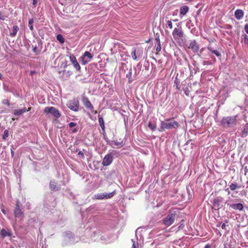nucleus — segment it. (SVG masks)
<instances>
[{
	"instance_id": "obj_1",
	"label": "nucleus",
	"mask_w": 248,
	"mask_h": 248,
	"mask_svg": "<svg viewBox=\"0 0 248 248\" xmlns=\"http://www.w3.org/2000/svg\"><path fill=\"white\" fill-rule=\"evenodd\" d=\"M180 126L179 124L176 121H170V119L162 121L160 124V131H164L167 129L176 128Z\"/></svg>"
},
{
	"instance_id": "obj_2",
	"label": "nucleus",
	"mask_w": 248,
	"mask_h": 248,
	"mask_svg": "<svg viewBox=\"0 0 248 248\" xmlns=\"http://www.w3.org/2000/svg\"><path fill=\"white\" fill-rule=\"evenodd\" d=\"M221 124L224 127H232L236 124V116L224 117L222 118Z\"/></svg>"
},
{
	"instance_id": "obj_3",
	"label": "nucleus",
	"mask_w": 248,
	"mask_h": 248,
	"mask_svg": "<svg viewBox=\"0 0 248 248\" xmlns=\"http://www.w3.org/2000/svg\"><path fill=\"white\" fill-rule=\"evenodd\" d=\"M44 112L46 114H51L56 119L59 118L61 115L59 110L54 107H46Z\"/></svg>"
},
{
	"instance_id": "obj_4",
	"label": "nucleus",
	"mask_w": 248,
	"mask_h": 248,
	"mask_svg": "<svg viewBox=\"0 0 248 248\" xmlns=\"http://www.w3.org/2000/svg\"><path fill=\"white\" fill-rule=\"evenodd\" d=\"M175 213H171L168 215L163 219V224L164 225L168 227L172 224L175 221Z\"/></svg>"
},
{
	"instance_id": "obj_5",
	"label": "nucleus",
	"mask_w": 248,
	"mask_h": 248,
	"mask_svg": "<svg viewBox=\"0 0 248 248\" xmlns=\"http://www.w3.org/2000/svg\"><path fill=\"white\" fill-rule=\"evenodd\" d=\"M143 55V49L141 47L134 48L131 53V55L134 60H136L137 58H140Z\"/></svg>"
},
{
	"instance_id": "obj_6",
	"label": "nucleus",
	"mask_w": 248,
	"mask_h": 248,
	"mask_svg": "<svg viewBox=\"0 0 248 248\" xmlns=\"http://www.w3.org/2000/svg\"><path fill=\"white\" fill-rule=\"evenodd\" d=\"M67 105L71 110L77 111L79 108V101L77 99L70 100L68 102Z\"/></svg>"
},
{
	"instance_id": "obj_7",
	"label": "nucleus",
	"mask_w": 248,
	"mask_h": 248,
	"mask_svg": "<svg viewBox=\"0 0 248 248\" xmlns=\"http://www.w3.org/2000/svg\"><path fill=\"white\" fill-rule=\"evenodd\" d=\"M81 101L83 105L86 108L90 110L92 112H93V106L87 97L85 96H83Z\"/></svg>"
},
{
	"instance_id": "obj_8",
	"label": "nucleus",
	"mask_w": 248,
	"mask_h": 248,
	"mask_svg": "<svg viewBox=\"0 0 248 248\" xmlns=\"http://www.w3.org/2000/svg\"><path fill=\"white\" fill-rule=\"evenodd\" d=\"M93 57V55L89 51H85L84 54L80 57L82 64L85 65Z\"/></svg>"
},
{
	"instance_id": "obj_9",
	"label": "nucleus",
	"mask_w": 248,
	"mask_h": 248,
	"mask_svg": "<svg viewBox=\"0 0 248 248\" xmlns=\"http://www.w3.org/2000/svg\"><path fill=\"white\" fill-rule=\"evenodd\" d=\"M172 35L173 38L176 40L183 38L184 36V33L181 28H175L172 31Z\"/></svg>"
},
{
	"instance_id": "obj_10",
	"label": "nucleus",
	"mask_w": 248,
	"mask_h": 248,
	"mask_svg": "<svg viewBox=\"0 0 248 248\" xmlns=\"http://www.w3.org/2000/svg\"><path fill=\"white\" fill-rule=\"evenodd\" d=\"M112 155L111 154H108L104 157L102 164L104 166H108L112 163Z\"/></svg>"
},
{
	"instance_id": "obj_11",
	"label": "nucleus",
	"mask_w": 248,
	"mask_h": 248,
	"mask_svg": "<svg viewBox=\"0 0 248 248\" xmlns=\"http://www.w3.org/2000/svg\"><path fill=\"white\" fill-rule=\"evenodd\" d=\"M116 191L114 190L112 192H110L108 194H105L104 193L98 194L95 195V197L97 199L102 200L103 199H109L113 196V195L115 194Z\"/></svg>"
},
{
	"instance_id": "obj_12",
	"label": "nucleus",
	"mask_w": 248,
	"mask_h": 248,
	"mask_svg": "<svg viewBox=\"0 0 248 248\" xmlns=\"http://www.w3.org/2000/svg\"><path fill=\"white\" fill-rule=\"evenodd\" d=\"M70 60L72 63L73 64L75 68L78 71L80 70V66L79 65L78 62L77 61L76 57L73 54L70 55Z\"/></svg>"
},
{
	"instance_id": "obj_13",
	"label": "nucleus",
	"mask_w": 248,
	"mask_h": 248,
	"mask_svg": "<svg viewBox=\"0 0 248 248\" xmlns=\"http://www.w3.org/2000/svg\"><path fill=\"white\" fill-rule=\"evenodd\" d=\"M23 214V212L20 206V202L18 201H16V208L14 211V216L16 217H19Z\"/></svg>"
},
{
	"instance_id": "obj_14",
	"label": "nucleus",
	"mask_w": 248,
	"mask_h": 248,
	"mask_svg": "<svg viewBox=\"0 0 248 248\" xmlns=\"http://www.w3.org/2000/svg\"><path fill=\"white\" fill-rule=\"evenodd\" d=\"M0 234L2 238L6 236L11 237L12 234V231L9 229H2L0 231Z\"/></svg>"
},
{
	"instance_id": "obj_15",
	"label": "nucleus",
	"mask_w": 248,
	"mask_h": 248,
	"mask_svg": "<svg viewBox=\"0 0 248 248\" xmlns=\"http://www.w3.org/2000/svg\"><path fill=\"white\" fill-rule=\"evenodd\" d=\"M49 188L52 191H59L61 186L55 181H51L49 183Z\"/></svg>"
},
{
	"instance_id": "obj_16",
	"label": "nucleus",
	"mask_w": 248,
	"mask_h": 248,
	"mask_svg": "<svg viewBox=\"0 0 248 248\" xmlns=\"http://www.w3.org/2000/svg\"><path fill=\"white\" fill-rule=\"evenodd\" d=\"M188 47L194 53L198 52L199 49V46L195 40H193L190 43Z\"/></svg>"
},
{
	"instance_id": "obj_17",
	"label": "nucleus",
	"mask_w": 248,
	"mask_h": 248,
	"mask_svg": "<svg viewBox=\"0 0 248 248\" xmlns=\"http://www.w3.org/2000/svg\"><path fill=\"white\" fill-rule=\"evenodd\" d=\"M229 206L231 208L235 210L242 211L244 208L243 205L241 203H232L229 204Z\"/></svg>"
},
{
	"instance_id": "obj_18",
	"label": "nucleus",
	"mask_w": 248,
	"mask_h": 248,
	"mask_svg": "<svg viewBox=\"0 0 248 248\" xmlns=\"http://www.w3.org/2000/svg\"><path fill=\"white\" fill-rule=\"evenodd\" d=\"M244 15L243 11L240 9L236 10L234 13L235 17L238 20L241 19L243 17Z\"/></svg>"
},
{
	"instance_id": "obj_19",
	"label": "nucleus",
	"mask_w": 248,
	"mask_h": 248,
	"mask_svg": "<svg viewBox=\"0 0 248 248\" xmlns=\"http://www.w3.org/2000/svg\"><path fill=\"white\" fill-rule=\"evenodd\" d=\"M25 112H26V108H23L20 109H15L14 111V114L15 116H18L22 114Z\"/></svg>"
},
{
	"instance_id": "obj_20",
	"label": "nucleus",
	"mask_w": 248,
	"mask_h": 248,
	"mask_svg": "<svg viewBox=\"0 0 248 248\" xmlns=\"http://www.w3.org/2000/svg\"><path fill=\"white\" fill-rule=\"evenodd\" d=\"M157 45L155 46L156 51L158 52L161 50V46L160 44V41L159 37H156L155 39Z\"/></svg>"
},
{
	"instance_id": "obj_21",
	"label": "nucleus",
	"mask_w": 248,
	"mask_h": 248,
	"mask_svg": "<svg viewBox=\"0 0 248 248\" xmlns=\"http://www.w3.org/2000/svg\"><path fill=\"white\" fill-rule=\"evenodd\" d=\"M189 8L187 6H183L180 8V13L181 15H185L188 11Z\"/></svg>"
},
{
	"instance_id": "obj_22",
	"label": "nucleus",
	"mask_w": 248,
	"mask_h": 248,
	"mask_svg": "<svg viewBox=\"0 0 248 248\" xmlns=\"http://www.w3.org/2000/svg\"><path fill=\"white\" fill-rule=\"evenodd\" d=\"M180 80L178 79L177 76H176L175 78L174 82V87H176V89L180 90Z\"/></svg>"
},
{
	"instance_id": "obj_23",
	"label": "nucleus",
	"mask_w": 248,
	"mask_h": 248,
	"mask_svg": "<svg viewBox=\"0 0 248 248\" xmlns=\"http://www.w3.org/2000/svg\"><path fill=\"white\" fill-rule=\"evenodd\" d=\"M98 122L102 129L105 130V124L103 118L100 115L98 116Z\"/></svg>"
},
{
	"instance_id": "obj_24",
	"label": "nucleus",
	"mask_w": 248,
	"mask_h": 248,
	"mask_svg": "<svg viewBox=\"0 0 248 248\" xmlns=\"http://www.w3.org/2000/svg\"><path fill=\"white\" fill-rule=\"evenodd\" d=\"M221 202V201L219 198H215L213 201V204L215 207H217L218 209L219 208Z\"/></svg>"
},
{
	"instance_id": "obj_25",
	"label": "nucleus",
	"mask_w": 248,
	"mask_h": 248,
	"mask_svg": "<svg viewBox=\"0 0 248 248\" xmlns=\"http://www.w3.org/2000/svg\"><path fill=\"white\" fill-rule=\"evenodd\" d=\"M19 28L17 26H14L13 28V32L10 33V36L12 37L15 36Z\"/></svg>"
},
{
	"instance_id": "obj_26",
	"label": "nucleus",
	"mask_w": 248,
	"mask_h": 248,
	"mask_svg": "<svg viewBox=\"0 0 248 248\" xmlns=\"http://www.w3.org/2000/svg\"><path fill=\"white\" fill-rule=\"evenodd\" d=\"M208 50H209L210 51H211L212 53L215 54L217 57H219L221 56L220 53L216 50H213L211 46H208L207 47Z\"/></svg>"
},
{
	"instance_id": "obj_27",
	"label": "nucleus",
	"mask_w": 248,
	"mask_h": 248,
	"mask_svg": "<svg viewBox=\"0 0 248 248\" xmlns=\"http://www.w3.org/2000/svg\"><path fill=\"white\" fill-rule=\"evenodd\" d=\"M183 91H184L185 94L187 96H189V93L190 92V90L188 88V85L186 86L185 84H183Z\"/></svg>"
},
{
	"instance_id": "obj_28",
	"label": "nucleus",
	"mask_w": 248,
	"mask_h": 248,
	"mask_svg": "<svg viewBox=\"0 0 248 248\" xmlns=\"http://www.w3.org/2000/svg\"><path fill=\"white\" fill-rule=\"evenodd\" d=\"M243 38L241 41L244 42V44L248 46V36L247 34H244L242 35Z\"/></svg>"
},
{
	"instance_id": "obj_29",
	"label": "nucleus",
	"mask_w": 248,
	"mask_h": 248,
	"mask_svg": "<svg viewBox=\"0 0 248 248\" xmlns=\"http://www.w3.org/2000/svg\"><path fill=\"white\" fill-rule=\"evenodd\" d=\"M230 188L231 190H234L236 189H239L240 188V186L238 185H237L236 184L232 183L230 185Z\"/></svg>"
},
{
	"instance_id": "obj_30",
	"label": "nucleus",
	"mask_w": 248,
	"mask_h": 248,
	"mask_svg": "<svg viewBox=\"0 0 248 248\" xmlns=\"http://www.w3.org/2000/svg\"><path fill=\"white\" fill-rule=\"evenodd\" d=\"M57 39L62 44L64 42V39L62 35L61 34H58L57 36Z\"/></svg>"
},
{
	"instance_id": "obj_31",
	"label": "nucleus",
	"mask_w": 248,
	"mask_h": 248,
	"mask_svg": "<svg viewBox=\"0 0 248 248\" xmlns=\"http://www.w3.org/2000/svg\"><path fill=\"white\" fill-rule=\"evenodd\" d=\"M33 19L32 18L30 19L29 21V27L31 31H33Z\"/></svg>"
},
{
	"instance_id": "obj_32",
	"label": "nucleus",
	"mask_w": 248,
	"mask_h": 248,
	"mask_svg": "<svg viewBox=\"0 0 248 248\" xmlns=\"http://www.w3.org/2000/svg\"><path fill=\"white\" fill-rule=\"evenodd\" d=\"M9 136V131L8 130H5L4 131V133L2 136L3 140H5L6 138Z\"/></svg>"
},
{
	"instance_id": "obj_33",
	"label": "nucleus",
	"mask_w": 248,
	"mask_h": 248,
	"mask_svg": "<svg viewBox=\"0 0 248 248\" xmlns=\"http://www.w3.org/2000/svg\"><path fill=\"white\" fill-rule=\"evenodd\" d=\"M148 127L153 131L155 130L156 128V125L155 124H152L151 122L149 123Z\"/></svg>"
},
{
	"instance_id": "obj_34",
	"label": "nucleus",
	"mask_w": 248,
	"mask_h": 248,
	"mask_svg": "<svg viewBox=\"0 0 248 248\" xmlns=\"http://www.w3.org/2000/svg\"><path fill=\"white\" fill-rule=\"evenodd\" d=\"M76 152H78V155H79L81 158H84V153L82 151H80L78 149H76Z\"/></svg>"
},
{
	"instance_id": "obj_35",
	"label": "nucleus",
	"mask_w": 248,
	"mask_h": 248,
	"mask_svg": "<svg viewBox=\"0 0 248 248\" xmlns=\"http://www.w3.org/2000/svg\"><path fill=\"white\" fill-rule=\"evenodd\" d=\"M2 103L3 105H7V106H10V101L8 99H4V100H3L2 101Z\"/></svg>"
},
{
	"instance_id": "obj_36",
	"label": "nucleus",
	"mask_w": 248,
	"mask_h": 248,
	"mask_svg": "<svg viewBox=\"0 0 248 248\" xmlns=\"http://www.w3.org/2000/svg\"><path fill=\"white\" fill-rule=\"evenodd\" d=\"M166 22H167V24L168 26L170 28V29H172V24L171 21L170 20H167L166 21Z\"/></svg>"
},
{
	"instance_id": "obj_37",
	"label": "nucleus",
	"mask_w": 248,
	"mask_h": 248,
	"mask_svg": "<svg viewBox=\"0 0 248 248\" xmlns=\"http://www.w3.org/2000/svg\"><path fill=\"white\" fill-rule=\"evenodd\" d=\"M223 28L225 29L231 30L232 29V26L229 24H226L224 26Z\"/></svg>"
},
{
	"instance_id": "obj_38",
	"label": "nucleus",
	"mask_w": 248,
	"mask_h": 248,
	"mask_svg": "<svg viewBox=\"0 0 248 248\" xmlns=\"http://www.w3.org/2000/svg\"><path fill=\"white\" fill-rule=\"evenodd\" d=\"M77 125V124L74 122H70L69 124V126L70 128L75 127Z\"/></svg>"
},
{
	"instance_id": "obj_39",
	"label": "nucleus",
	"mask_w": 248,
	"mask_h": 248,
	"mask_svg": "<svg viewBox=\"0 0 248 248\" xmlns=\"http://www.w3.org/2000/svg\"><path fill=\"white\" fill-rule=\"evenodd\" d=\"M131 248H138V244H136L135 242H133Z\"/></svg>"
},
{
	"instance_id": "obj_40",
	"label": "nucleus",
	"mask_w": 248,
	"mask_h": 248,
	"mask_svg": "<svg viewBox=\"0 0 248 248\" xmlns=\"http://www.w3.org/2000/svg\"><path fill=\"white\" fill-rule=\"evenodd\" d=\"M0 19L2 20H5V16L2 15V14H1V12H0Z\"/></svg>"
},
{
	"instance_id": "obj_41",
	"label": "nucleus",
	"mask_w": 248,
	"mask_h": 248,
	"mask_svg": "<svg viewBox=\"0 0 248 248\" xmlns=\"http://www.w3.org/2000/svg\"><path fill=\"white\" fill-rule=\"evenodd\" d=\"M245 31L247 33H248V24H246L245 26Z\"/></svg>"
},
{
	"instance_id": "obj_42",
	"label": "nucleus",
	"mask_w": 248,
	"mask_h": 248,
	"mask_svg": "<svg viewBox=\"0 0 248 248\" xmlns=\"http://www.w3.org/2000/svg\"><path fill=\"white\" fill-rule=\"evenodd\" d=\"M78 130L77 128H75L73 129H72V132L74 133H76L78 131Z\"/></svg>"
},
{
	"instance_id": "obj_43",
	"label": "nucleus",
	"mask_w": 248,
	"mask_h": 248,
	"mask_svg": "<svg viewBox=\"0 0 248 248\" xmlns=\"http://www.w3.org/2000/svg\"><path fill=\"white\" fill-rule=\"evenodd\" d=\"M38 0H32V4L35 5L37 3Z\"/></svg>"
},
{
	"instance_id": "obj_44",
	"label": "nucleus",
	"mask_w": 248,
	"mask_h": 248,
	"mask_svg": "<svg viewBox=\"0 0 248 248\" xmlns=\"http://www.w3.org/2000/svg\"><path fill=\"white\" fill-rule=\"evenodd\" d=\"M221 228L222 229H226V225L225 223H223L222 225H221Z\"/></svg>"
},
{
	"instance_id": "obj_45",
	"label": "nucleus",
	"mask_w": 248,
	"mask_h": 248,
	"mask_svg": "<svg viewBox=\"0 0 248 248\" xmlns=\"http://www.w3.org/2000/svg\"><path fill=\"white\" fill-rule=\"evenodd\" d=\"M112 144V145H116V146L119 145V143H117L115 141H113Z\"/></svg>"
},
{
	"instance_id": "obj_46",
	"label": "nucleus",
	"mask_w": 248,
	"mask_h": 248,
	"mask_svg": "<svg viewBox=\"0 0 248 248\" xmlns=\"http://www.w3.org/2000/svg\"><path fill=\"white\" fill-rule=\"evenodd\" d=\"M35 73V71H30V75H32L33 74Z\"/></svg>"
},
{
	"instance_id": "obj_47",
	"label": "nucleus",
	"mask_w": 248,
	"mask_h": 248,
	"mask_svg": "<svg viewBox=\"0 0 248 248\" xmlns=\"http://www.w3.org/2000/svg\"><path fill=\"white\" fill-rule=\"evenodd\" d=\"M211 248V246L208 244L205 245V246L204 247V248Z\"/></svg>"
},
{
	"instance_id": "obj_48",
	"label": "nucleus",
	"mask_w": 248,
	"mask_h": 248,
	"mask_svg": "<svg viewBox=\"0 0 248 248\" xmlns=\"http://www.w3.org/2000/svg\"><path fill=\"white\" fill-rule=\"evenodd\" d=\"M11 155L13 156L14 155V152L12 150H11Z\"/></svg>"
},
{
	"instance_id": "obj_49",
	"label": "nucleus",
	"mask_w": 248,
	"mask_h": 248,
	"mask_svg": "<svg viewBox=\"0 0 248 248\" xmlns=\"http://www.w3.org/2000/svg\"><path fill=\"white\" fill-rule=\"evenodd\" d=\"M1 211H2V212L4 214H6V212H5V211L4 209H2V210H1Z\"/></svg>"
},
{
	"instance_id": "obj_50",
	"label": "nucleus",
	"mask_w": 248,
	"mask_h": 248,
	"mask_svg": "<svg viewBox=\"0 0 248 248\" xmlns=\"http://www.w3.org/2000/svg\"><path fill=\"white\" fill-rule=\"evenodd\" d=\"M31 109V107H30V108H28V109H26V111H30Z\"/></svg>"
},
{
	"instance_id": "obj_51",
	"label": "nucleus",
	"mask_w": 248,
	"mask_h": 248,
	"mask_svg": "<svg viewBox=\"0 0 248 248\" xmlns=\"http://www.w3.org/2000/svg\"><path fill=\"white\" fill-rule=\"evenodd\" d=\"M221 225V223H219L217 225V227H219Z\"/></svg>"
},
{
	"instance_id": "obj_52",
	"label": "nucleus",
	"mask_w": 248,
	"mask_h": 248,
	"mask_svg": "<svg viewBox=\"0 0 248 248\" xmlns=\"http://www.w3.org/2000/svg\"><path fill=\"white\" fill-rule=\"evenodd\" d=\"M2 77V76L1 73H0V79H1Z\"/></svg>"
},
{
	"instance_id": "obj_53",
	"label": "nucleus",
	"mask_w": 248,
	"mask_h": 248,
	"mask_svg": "<svg viewBox=\"0 0 248 248\" xmlns=\"http://www.w3.org/2000/svg\"><path fill=\"white\" fill-rule=\"evenodd\" d=\"M225 223H228V219H226L225 220Z\"/></svg>"
},
{
	"instance_id": "obj_54",
	"label": "nucleus",
	"mask_w": 248,
	"mask_h": 248,
	"mask_svg": "<svg viewBox=\"0 0 248 248\" xmlns=\"http://www.w3.org/2000/svg\"><path fill=\"white\" fill-rule=\"evenodd\" d=\"M36 49V48L35 47L33 49L34 51H35Z\"/></svg>"
},
{
	"instance_id": "obj_55",
	"label": "nucleus",
	"mask_w": 248,
	"mask_h": 248,
	"mask_svg": "<svg viewBox=\"0 0 248 248\" xmlns=\"http://www.w3.org/2000/svg\"><path fill=\"white\" fill-rule=\"evenodd\" d=\"M97 113V111H95L94 112V113L95 114V113Z\"/></svg>"
},
{
	"instance_id": "obj_56",
	"label": "nucleus",
	"mask_w": 248,
	"mask_h": 248,
	"mask_svg": "<svg viewBox=\"0 0 248 248\" xmlns=\"http://www.w3.org/2000/svg\"><path fill=\"white\" fill-rule=\"evenodd\" d=\"M11 248H14V247H11Z\"/></svg>"
}]
</instances>
